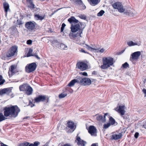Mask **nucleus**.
Returning a JSON list of instances; mask_svg holds the SVG:
<instances>
[{
  "label": "nucleus",
  "mask_w": 146,
  "mask_h": 146,
  "mask_svg": "<svg viewBox=\"0 0 146 146\" xmlns=\"http://www.w3.org/2000/svg\"><path fill=\"white\" fill-rule=\"evenodd\" d=\"M80 83L81 85L84 86L90 85L91 84V80L88 78L81 77Z\"/></svg>",
  "instance_id": "obj_7"
},
{
  "label": "nucleus",
  "mask_w": 146,
  "mask_h": 146,
  "mask_svg": "<svg viewBox=\"0 0 146 146\" xmlns=\"http://www.w3.org/2000/svg\"><path fill=\"white\" fill-rule=\"evenodd\" d=\"M5 80L4 79H2L0 81V85H2L5 82Z\"/></svg>",
  "instance_id": "obj_51"
},
{
  "label": "nucleus",
  "mask_w": 146,
  "mask_h": 146,
  "mask_svg": "<svg viewBox=\"0 0 146 146\" xmlns=\"http://www.w3.org/2000/svg\"><path fill=\"white\" fill-rule=\"evenodd\" d=\"M3 144L4 143H2L1 142V141H0V146H1L2 145H3Z\"/></svg>",
  "instance_id": "obj_63"
},
{
  "label": "nucleus",
  "mask_w": 146,
  "mask_h": 146,
  "mask_svg": "<svg viewBox=\"0 0 146 146\" xmlns=\"http://www.w3.org/2000/svg\"><path fill=\"white\" fill-rule=\"evenodd\" d=\"M127 43L129 46H134L137 44L136 43L132 41L127 42Z\"/></svg>",
  "instance_id": "obj_37"
},
{
  "label": "nucleus",
  "mask_w": 146,
  "mask_h": 146,
  "mask_svg": "<svg viewBox=\"0 0 146 146\" xmlns=\"http://www.w3.org/2000/svg\"><path fill=\"white\" fill-rule=\"evenodd\" d=\"M105 12L103 10H101L97 14V15L98 16H101Z\"/></svg>",
  "instance_id": "obj_40"
},
{
  "label": "nucleus",
  "mask_w": 146,
  "mask_h": 146,
  "mask_svg": "<svg viewBox=\"0 0 146 146\" xmlns=\"http://www.w3.org/2000/svg\"><path fill=\"white\" fill-rule=\"evenodd\" d=\"M66 25H65V23H63L62 24V25L61 27L64 28V27H65Z\"/></svg>",
  "instance_id": "obj_59"
},
{
  "label": "nucleus",
  "mask_w": 146,
  "mask_h": 146,
  "mask_svg": "<svg viewBox=\"0 0 146 146\" xmlns=\"http://www.w3.org/2000/svg\"><path fill=\"white\" fill-rule=\"evenodd\" d=\"M64 29V28L63 27H61V29H61L60 31L61 32H62L63 31Z\"/></svg>",
  "instance_id": "obj_58"
},
{
  "label": "nucleus",
  "mask_w": 146,
  "mask_h": 146,
  "mask_svg": "<svg viewBox=\"0 0 146 146\" xmlns=\"http://www.w3.org/2000/svg\"><path fill=\"white\" fill-rule=\"evenodd\" d=\"M78 68L82 71H84L87 69L88 67L87 64L84 62H78L76 65Z\"/></svg>",
  "instance_id": "obj_8"
},
{
  "label": "nucleus",
  "mask_w": 146,
  "mask_h": 146,
  "mask_svg": "<svg viewBox=\"0 0 146 146\" xmlns=\"http://www.w3.org/2000/svg\"><path fill=\"white\" fill-rule=\"evenodd\" d=\"M29 85L26 84H23L20 86L19 89L21 91L25 92Z\"/></svg>",
  "instance_id": "obj_22"
},
{
  "label": "nucleus",
  "mask_w": 146,
  "mask_h": 146,
  "mask_svg": "<svg viewBox=\"0 0 146 146\" xmlns=\"http://www.w3.org/2000/svg\"><path fill=\"white\" fill-rule=\"evenodd\" d=\"M15 69V67L14 65H11L10 67V68L9 69V70L10 71L11 74H12L14 73L13 71Z\"/></svg>",
  "instance_id": "obj_35"
},
{
  "label": "nucleus",
  "mask_w": 146,
  "mask_h": 146,
  "mask_svg": "<svg viewBox=\"0 0 146 146\" xmlns=\"http://www.w3.org/2000/svg\"><path fill=\"white\" fill-rule=\"evenodd\" d=\"M143 91L144 93L146 95V89H143Z\"/></svg>",
  "instance_id": "obj_60"
},
{
  "label": "nucleus",
  "mask_w": 146,
  "mask_h": 146,
  "mask_svg": "<svg viewBox=\"0 0 146 146\" xmlns=\"http://www.w3.org/2000/svg\"><path fill=\"white\" fill-rule=\"evenodd\" d=\"M79 8L81 10H84L86 9V7L84 4L82 2L81 4L80 5H79Z\"/></svg>",
  "instance_id": "obj_30"
},
{
  "label": "nucleus",
  "mask_w": 146,
  "mask_h": 146,
  "mask_svg": "<svg viewBox=\"0 0 146 146\" xmlns=\"http://www.w3.org/2000/svg\"><path fill=\"white\" fill-rule=\"evenodd\" d=\"M11 90L10 88H4L1 90L0 89V95L6 94L7 95L11 92Z\"/></svg>",
  "instance_id": "obj_14"
},
{
  "label": "nucleus",
  "mask_w": 146,
  "mask_h": 146,
  "mask_svg": "<svg viewBox=\"0 0 146 146\" xmlns=\"http://www.w3.org/2000/svg\"><path fill=\"white\" fill-rule=\"evenodd\" d=\"M125 49H124L123 50H121V52H119V54H122V53H123L125 51Z\"/></svg>",
  "instance_id": "obj_57"
},
{
  "label": "nucleus",
  "mask_w": 146,
  "mask_h": 146,
  "mask_svg": "<svg viewBox=\"0 0 146 146\" xmlns=\"http://www.w3.org/2000/svg\"><path fill=\"white\" fill-rule=\"evenodd\" d=\"M3 78V77L2 76L0 75V81L2 80Z\"/></svg>",
  "instance_id": "obj_62"
},
{
  "label": "nucleus",
  "mask_w": 146,
  "mask_h": 146,
  "mask_svg": "<svg viewBox=\"0 0 146 146\" xmlns=\"http://www.w3.org/2000/svg\"><path fill=\"white\" fill-rule=\"evenodd\" d=\"M78 134H77L76 140H75V141L76 142L77 141H78L77 144L79 146H85L86 143V142L81 139L80 137L78 136Z\"/></svg>",
  "instance_id": "obj_11"
},
{
  "label": "nucleus",
  "mask_w": 146,
  "mask_h": 146,
  "mask_svg": "<svg viewBox=\"0 0 146 146\" xmlns=\"http://www.w3.org/2000/svg\"><path fill=\"white\" fill-rule=\"evenodd\" d=\"M75 84V82L74 79L72 80L68 84V86L69 87H72Z\"/></svg>",
  "instance_id": "obj_39"
},
{
  "label": "nucleus",
  "mask_w": 146,
  "mask_h": 146,
  "mask_svg": "<svg viewBox=\"0 0 146 146\" xmlns=\"http://www.w3.org/2000/svg\"><path fill=\"white\" fill-rule=\"evenodd\" d=\"M124 106H119L118 107L117 111L120 113L121 115H124L125 112L124 109Z\"/></svg>",
  "instance_id": "obj_19"
},
{
  "label": "nucleus",
  "mask_w": 146,
  "mask_h": 146,
  "mask_svg": "<svg viewBox=\"0 0 146 146\" xmlns=\"http://www.w3.org/2000/svg\"><path fill=\"white\" fill-rule=\"evenodd\" d=\"M29 105L32 108L35 106V104H33L31 100L29 101Z\"/></svg>",
  "instance_id": "obj_47"
},
{
  "label": "nucleus",
  "mask_w": 146,
  "mask_h": 146,
  "mask_svg": "<svg viewBox=\"0 0 146 146\" xmlns=\"http://www.w3.org/2000/svg\"><path fill=\"white\" fill-rule=\"evenodd\" d=\"M67 126L70 129L72 130V132L76 128V127L75 126L74 123L71 121H68L67 123Z\"/></svg>",
  "instance_id": "obj_16"
},
{
  "label": "nucleus",
  "mask_w": 146,
  "mask_h": 146,
  "mask_svg": "<svg viewBox=\"0 0 146 146\" xmlns=\"http://www.w3.org/2000/svg\"><path fill=\"white\" fill-rule=\"evenodd\" d=\"M30 143L28 142H25L19 144L18 146H28L29 144Z\"/></svg>",
  "instance_id": "obj_36"
},
{
  "label": "nucleus",
  "mask_w": 146,
  "mask_h": 146,
  "mask_svg": "<svg viewBox=\"0 0 146 146\" xmlns=\"http://www.w3.org/2000/svg\"><path fill=\"white\" fill-rule=\"evenodd\" d=\"M73 1L77 5H80L82 2L81 0H73Z\"/></svg>",
  "instance_id": "obj_33"
},
{
  "label": "nucleus",
  "mask_w": 146,
  "mask_h": 146,
  "mask_svg": "<svg viewBox=\"0 0 146 146\" xmlns=\"http://www.w3.org/2000/svg\"><path fill=\"white\" fill-rule=\"evenodd\" d=\"M139 135V133L138 132H136L135 134L134 137L135 138L137 139Z\"/></svg>",
  "instance_id": "obj_50"
},
{
  "label": "nucleus",
  "mask_w": 146,
  "mask_h": 146,
  "mask_svg": "<svg viewBox=\"0 0 146 146\" xmlns=\"http://www.w3.org/2000/svg\"><path fill=\"white\" fill-rule=\"evenodd\" d=\"M121 137L122 134L121 133H119L118 134H115L112 135L111 136L110 139L112 140H117L118 139H121Z\"/></svg>",
  "instance_id": "obj_17"
},
{
  "label": "nucleus",
  "mask_w": 146,
  "mask_h": 146,
  "mask_svg": "<svg viewBox=\"0 0 146 146\" xmlns=\"http://www.w3.org/2000/svg\"><path fill=\"white\" fill-rule=\"evenodd\" d=\"M79 17L82 19L86 20V17L84 15H81Z\"/></svg>",
  "instance_id": "obj_45"
},
{
  "label": "nucleus",
  "mask_w": 146,
  "mask_h": 146,
  "mask_svg": "<svg viewBox=\"0 0 146 146\" xmlns=\"http://www.w3.org/2000/svg\"><path fill=\"white\" fill-rule=\"evenodd\" d=\"M40 144V142L38 141H36L34 142V143H31L28 146H38Z\"/></svg>",
  "instance_id": "obj_31"
},
{
  "label": "nucleus",
  "mask_w": 146,
  "mask_h": 146,
  "mask_svg": "<svg viewBox=\"0 0 146 146\" xmlns=\"http://www.w3.org/2000/svg\"><path fill=\"white\" fill-rule=\"evenodd\" d=\"M111 125V124L110 123H108L107 124H105L104 125L103 128L104 129H107Z\"/></svg>",
  "instance_id": "obj_42"
},
{
  "label": "nucleus",
  "mask_w": 146,
  "mask_h": 146,
  "mask_svg": "<svg viewBox=\"0 0 146 146\" xmlns=\"http://www.w3.org/2000/svg\"><path fill=\"white\" fill-rule=\"evenodd\" d=\"M80 74L83 76H88V74L87 72H81Z\"/></svg>",
  "instance_id": "obj_48"
},
{
  "label": "nucleus",
  "mask_w": 146,
  "mask_h": 146,
  "mask_svg": "<svg viewBox=\"0 0 146 146\" xmlns=\"http://www.w3.org/2000/svg\"><path fill=\"white\" fill-rule=\"evenodd\" d=\"M97 72L96 71H93L92 73V75H97Z\"/></svg>",
  "instance_id": "obj_54"
},
{
  "label": "nucleus",
  "mask_w": 146,
  "mask_h": 146,
  "mask_svg": "<svg viewBox=\"0 0 146 146\" xmlns=\"http://www.w3.org/2000/svg\"><path fill=\"white\" fill-rule=\"evenodd\" d=\"M113 7L115 9H117L120 13L124 12L125 9L121 3L120 2H116L112 5Z\"/></svg>",
  "instance_id": "obj_5"
},
{
  "label": "nucleus",
  "mask_w": 146,
  "mask_h": 146,
  "mask_svg": "<svg viewBox=\"0 0 146 146\" xmlns=\"http://www.w3.org/2000/svg\"><path fill=\"white\" fill-rule=\"evenodd\" d=\"M88 130V132L91 135L95 136L97 135V129L94 126H90Z\"/></svg>",
  "instance_id": "obj_10"
},
{
  "label": "nucleus",
  "mask_w": 146,
  "mask_h": 146,
  "mask_svg": "<svg viewBox=\"0 0 146 146\" xmlns=\"http://www.w3.org/2000/svg\"><path fill=\"white\" fill-rule=\"evenodd\" d=\"M11 32L12 35L15 36L18 35V32L16 27H13L11 28Z\"/></svg>",
  "instance_id": "obj_23"
},
{
  "label": "nucleus",
  "mask_w": 146,
  "mask_h": 146,
  "mask_svg": "<svg viewBox=\"0 0 146 146\" xmlns=\"http://www.w3.org/2000/svg\"><path fill=\"white\" fill-rule=\"evenodd\" d=\"M81 78V77H79V78H78L76 79H74V80L75 82V83H77L81 85V83H80Z\"/></svg>",
  "instance_id": "obj_34"
},
{
  "label": "nucleus",
  "mask_w": 146,
  "mask_h": 146,
  "mask_svg": "<svg viewBox=\"0 0 146 146\" xmlns=\"http://www.w3.org/2000/svg\"><path fill=\"white\" fill-rule=\"evenodd\" d=\"M90 4L92 6L98 5L100 2V0H87Z\"/></svg>",
  "instance_id": "obj_20"
},
{
  "label": "nucleus",
  "mask_w": 146,
  "mask_h": 146,
  "mask_svg": "<svg viewBox=\"0 0 146 146\" xmlns=\"http://www.w3.org/2000/svg\"><path fill=\"white\" fill-rule=\"evenodd\" d=\"M63 146H70V145L68 143L64 144Z\"/></svg>",
  "instance_id": "obj_61"
},
{
  "label": "nucleus",
  "mask_w": 146,
  "mask_h": 146,
  "mask_svg": "<svg viewBox=\"0 0 146 146\" xmlns=\"http://www.w3.org/2000/svg\"><path fill=\"white\" fill-rule=\"evenodd\" d=\"M35 101L36 102H43L46 100V96L45 95H39L35 98Z\"/></svg>",
  "instance_id": "obj_13"
},
{
  "label": "nucleus",
  "mask_w": 146,
  "mask_h": 146,
  "mask_svg": "<svg viewBox=\"0 0 146 146\" xmlns=\"http://www.w3.org/2000/svg\"><path fill=\"white\" fill-rule=\"evenodd\" d=\"M35 19L36 20L42 21L45 18V15L40 16L38 14H35L34 15Z\"/></svg>",
  "instance_id": "obj_24"
},
{
  "label": "nucleus",
  "mask_w": 146,
  "mask_h": 146,
  "mask_svg": "<svg viewBox=\"0 0 146 146\" xmlns=\"http://www.w3.org/2000/svg\"><path fill=\"white\" fill-rule=\"evenodd\" d=\"M54 43H56V46H59V44H60V43L57 40H53Z\"/></svg>",
  "instance_id": "obj_46"
},
{
  "label": "nucleus",
  "mask_w": 146,
  "mask_h": 146,
  "mask_svg": "<svg viewBox=\"0 0 146 146\" xmlns=\"http://www.w3.org/2000/svg\"><path fill=\"white\" fill-rule=\"evenodd\" d=\"M124 14L126 15H128L130 17H133L134 14L133 12L130 10H126L124 11Z\"/></svg>",
  "instance_id": "obj_27"
},
{
  "label": "nucleus",
  "mask_w": 146,
  "mask_h": 146,
  "mask_svg": "<svg viewBox=\"0 0 146 146\" xmlns=\"http://www.w3.org/2000/svg\"><path fill=\"white\" fill-rule=\"evenodd\" d=\"M80 51L81 52L84 53H87V54H89L88 52L86 51H85V50L83 49H81L80 50Z\"/></svg>",
  "instance_id": "obj_52"
},
{
  "label": "nucleus",
  "mask_w": 146,
  "mask_h": 146,
  "mask_svg": "<svg viewBox=\"0 0 146 146\" xmlns=\"http://www.w3.org/2000/svg\"><path fill=\"white\" fill-rule=\"evenodd\" d=\"M37 65L35 62H33L27 64L25 67L26 72L30 73L34 72L36 68Z\"/></svg>",
  "instance_id": "obj_4"
},
{
  "label": "nucleus",
  "mask_w": 146,
  "mask_h": 146,
  "mask_svg": "<svg viewBox=\"0 0 146 146\" xmlns=\"http://www.w3.org/2000/svg\"><path fill=\"white\" fill-rule=\"evenodd\" d=\"M17 50V47L16 46H12L7 53V57L9 58L13 56L16 52Z\"/></svg>",
  "instance_id": "obj_6"
},
{
  "label": "nucleus",
  "mask_w": 146,
  "mask_h": 146,
  "mask_svg": "<svg viewBox=\"0 0 146 146\" xmlns=\"http://www.w3.org/2000/svg\"><path fill=\"white\" fill-rule=\"evenodd\" d=\"M3 7L5 12L7 13L8 10L9 9V4L5 2L3 3Z\"/></svg>",
  "instance_id": "obj_25"
},
{
  "label": "nucleus",
  "mask_w": 146,
  "mask_h": 146,
  "mask_svg": "<svg viewBox=\"0 0 146 146\" xmlns=\"http://www.w3.org/2000/svg\"><path fill=\"white\" fill-rule=\"evenodd\" d=\"M109 120L111 125H113L115 123H116V124H117V123L115 122V120L112 117L110 116V117Z\"/></svg>",
  "instance_id": "obj_29"
},
{
  "label": "nucleus",
  "mask_w": 146,
  "mask_h": 146,
  "mask_svg": "<svg viewBox=\"0 0 146 146\" xmlns=\"http://www.w3.org/2000/svg\"><path fill=\"white\" fill-rule=\"evenodd\" d=\"M32 55L31 56H35V53H33L31 54Z\"/></svg>",
  "instance_id": "obj_64"
},
{
  "label": "nucleus",
  "mask_w": 146,
  "mask_h": 146,
  "mask_svg": "<svg viewBox=\"0 0 146 146\" xmlns=\"http://www.w3.org/2000/svg\"><path fill=\"white\" fill-rule=\"evenodd\" d=\"M86 24L84 23L80 22L75 25L72 24L70 27L72 33H75L78 31V32L80 36L81 37V35L82 33L83 30Z\"/></svg>",
  "instance_id": "obj_2"
},
{
  "label": "nucleus",
  "mask_w": 146,
  "mask_h": 146,
  "mask_svg": "<svg viewBox=\"0 0 146 146\" xmlns=\"http://www.w3.org/2000/svg\"><path fill=\"white\" fill-rule=\"evenodd\" d=\"M32 43V41L31 40H28L27 41V43L28 44H31Z\"/></svg>",
  "instance_id": "obj_49"
},
{
  "label": "nucleus",
  "mask_w": 146,
  "mask_h": 146,
  "mask_svg": "<svg viewBox=\"0 0 146 146\" xmlns=\"http://www.w3.org/2000/svg\"><path fill=\"white\" fill-rule=\"evenodd\" d=\"M67 96L66 94H65L64 93H62L59 95V97L60 98H64Z\"/></svg>",
  "instance_id": "obj_41"
},
{
  "label": "nucleus",
  "mask_w": 146,
  "mask_h": 146,
  "mask_svg": "<svg viewBox=\"0 0 146 146\" xmlns=\"http://www.w3.org/2000/svg\"><path fill=\"white\" fill-rule=\"evenodd\" d=\"M20 111V109L17 105L6 107L4 109V115L6 117L10 116L15 118L18 116Z\"/></svg>",
  "instance_id": "obj_1"
},
{
  "label": "nucleus",
  "mask_w": 146,
  "mask_h": 146,
  "mask_svg": "<svg viewBox=\"0 0 146 146\" xmlns=\"http://www.w3.org/2000/svg\"><path fill=\"white\" fill-rule=\"evenodd\" d=\"M141 53L140 51H137L133 53L131 55L132 59L133 60L138 59L141 55Z\"/></svg>",
  "instance_id": "obj_15"
},
{
  "label": "nucleus",
  "mask_w": 146,
  "mask_h": 146,
  "mask_svg": "<svg viewBox=\"0 0 146 146\" xmlns=\"http://www.w3.org/2000/svg\"><path fill=\"white\" fill-rule=\"evenodd\" d=\"M33 52V50L31 48H30L29 50L28 53L27 54V57H29L31 56L32 55V52Z\"/></svg>",
  "instance_id": "obj_38"
},
{
  "label": "nucleus",
  "mask_w": 146,
  "mask_h": 146,
  "mask_svg": "<svg viewBox=\"0 0 146 146\" xmlns=\"http://www.w3.org/2000/svg\"><path fill=\"white\" fill-rule=\"evenodd\" d=\"M113 59L112 58L109 57L103 58V65L101 66L102 69H106L113 64Z\"/></svg>",
  "instance_id": "obj_3"
},
{
  "label": "nucleus",
  "mask_w": 146,
  "mask_h": 146,
  "mask_svg": "<svg viewBox=\"0 0 146 146\" xmlns=\"http://www.w3.org/2000/svg\"><path fill=\"white\" fill-rule=\"evenodd\" d=\"M35 57L38 59H40V58L38 56L37 54L36 53H35Z\"/></svg>",
  "instance_id": "obj_55"
},
{
  "label": "nucleus",
  "mask_w": 146,
  "mask_h": 146,
  "mask_svg": "<svg viewBox=\"0 0 146 146\" xmlns=\"http://www.w3.org/2000/svg\"><path fill=\"white\" fill-rule=\"evenodd\" d=\"M122 66L124 68H126L127 67H129V64L127 62H125L122 64Z\"/></svg>",
  "instance_id": "obj_44"
},
{
  "label": "nucleus",
  "mask_w": 146,
  "mask_h": 146,
  "mask_svg": "<svg viewBox=\"0 0 146 146\" xmlns=\"http://www.w3.org/2000/svg\"><path fill=\"white\" fill-rule=\"evenodd\" d=\"M33 92V89L30 86H29L25 92L27 95H30L32 94Z\"/></svg>",
  "instance_id": "obj_21"
},
{
  "label": "nucleus",
  "mask_w": 146,
  "mask_h": 146,
  "mask_svg": "<svg viewBox=\"0 0 146 146\" xmlns=\"http://www.w3.org/2000/svg\"><path fill=\"white\" fill-rule=\"evenodd\" d=\"M69 36L70 38H71L72 37L76 38L79 36H80V35H79L78 32H77L76 34L70 33L69 34Z\"/></svg>",
  "instance_id": "obj_28"
},
{
  "label": "nucleus",
  "mask_w": 146,
  "mask_h": 146,
  "mask_svg": "<svg viewBox=\"0 0 146 146\" xmlns=\"http://www.w3.org/2000/svg\"><path fill=\"white\" fill-rule=\"evenodd\" d=\"M68 21L71 25L73 24H75L78 23L79 22L78 20L76 19L73 16H72L69 18Z\"/></svg>",
  "instance_id": "obj_18"
},
{
  "label": "nucleus",
  "mask_w": 146,
  "mask_h": 146,
  "mask_svg": "<svg viewBox=\"0 0 146 146\" xmlns=\"http://www.w3.org/2000/svg\"><path fill=\"white\" fill-rule=\"evenodd\" d=\"M86 46L88 50H90V49H93L95 50H98V49L95 48H92V47L86 44Z\"/></svg>",
  "instance_id": "obj_43"
},
{
  "label": "nucleus",
  "mask_w": 146,
  "mask_h": 146,
  "mask_svg": "<svg viewBox=\"0 0 146 146\" xmlns=\"http://www.w3.org/2000/svg\"><path fill=\"white\" fill-rule=\"evenodd\" d=\"M36 23L34 21H29L25 24L26 27L28 30H32L35 28Z\"/></svg>",
  "instance_id": "obj_9"
},
{
  "label": "nucleus",
  "mask_w": 146,
  "mask_h": 146,
  "mask_svg": "<svg viewBox=\"0 0 146 146\" xmlns=\"http://www.w3.org/2000/svg\"><path fill=\"white\" fill-rule=\"evenodd\" d=\"M59 45L58 46H56V47H58V48L61 50H66L68 49L67 46L65 44L62 43H60V44H59Z\"/></svg>",
  "instance_id": "obj_26"
},
{
  "label": "nucleus",
  "mask_w": 146,
  "mask_h": 146,
  "mask_svg": "<svg viewBox=\"0 0 146 146\" xmlns=\"http://www.w3.org/2000/svg\"><path fill=\"white\" fill-rule=\"evenodd\" d=\"M6 119L2 113H0V122L5 120Z\"/></svg>",
  "instance_id": "obj_32"
},
{
  "label": "nucleus",
  "mask_w": 146,
  "mask_h": 146,
  "mask_svg": "<svg viewBox=\"0 0 146 146\" xmlns=\"http://www.w3.org/2000/svg\"><path fill=\"white\" fill-rule=\"evenodd\" d=\"M104 50H105L103 48H102L100 50L98 51L100 52L103 53L104 52Z\"/></svg>",
  "instance_id": "obj_53"
},
{
  "label": "nucleus",
  "mask_w": 146,
  "mask_h": 146,
  "mask_svg": "<svg viewBox=\"0 0 146 146\" xmlns=\"http://www.w3.org/2000/svg\"><path fill=\"white\" fill-rule=\"evenodd\" d=\"M107 113H105L104 115L103 116L101 115L97 114L95 115L97 120L103 123L106 122V116L107 115Z\"/></svg>",
  "instance_id": "obj_12"
},
{
  "label": "nucleus",
  "mask_w": 146,
  "mask_h": 146,
  "mask_svg": "<svg viewBox=\"0 0 146 146\" xmlns=\"http://www.w3.org/2000/svg\"><path fill=\"white\" fill-rule=\"evenodd\" d=\"M98 145V143H94L92 144L91 145V146H97Z\"/></svg>",
  "instance_id": "obj_56"
}]
</instances>
